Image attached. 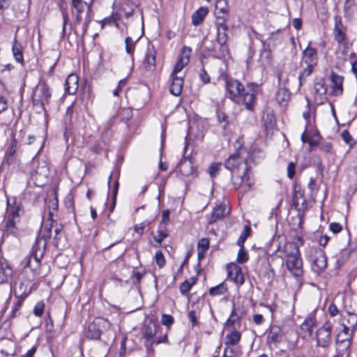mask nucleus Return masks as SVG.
Listing matches in <instances>:
<instances>
[{
    "instance_id": "22",
    "label": "nucleus",
    "mask_w": 357,
    "mask_h": 357,
    "mask_svg": "<svg viewBox=\"0 0 357 357\" xmlns=\"http://www.w3.org/2000/svg\"><path fill=\"white\" fill-rule=\"evenodd\" d=\"M208 8L204 7L199 8L192 15V22L195 26H198L202 23L205 17L208 14Z\"/></svg>"
},
{
    "instance_id": "49",
    "label": "nucleus",
    "mask_w": 357,
    "mask_h": 357,
    "mask_svg": "<svg viewBox=\"0 0 357 357\" xmlns=\"http://www.w3.org/2000/svg\"><path fill=\"white\" fill-rule=\"evenodd\" d=\"M161 323L163 325L169 327L174 323V318L169 314H164L162 315Z\"/></svg>"
},
{
    "instance_id": "31",
    "label": "nucleus",
    "mask_w": 357,
    "mask_h": 357,
    "mask_svg": "<svg viewBox=\"0 0 357 357\" xmlns=\"http://www.w3.org/2000/svg\"><path fill=\"white\" fill-rule=\"evenodd\" d=\"M137 8V6L128 0H124L121 3V10L126 18L132 16Z\"/></svg>"
},
{
    "instance_id": "55",
    "label": "nucleus",
    "mask_w": 357,
    "mask_h": 357,
    "mask_svg": "<svg viewBox=\"0 0 357 357\" xmlns=\"http://www.w3.org/2000/svg\"><path fill=\"white\" fill-rule=\"evenodd\" d=\"M158 235L153 237L155 241L158 243H161L164 238H165L168 234L165 231L159 230L158 231Z\"/></svg>"
},
{
    "instance_id": "59",
    "label": "nucleus",
    "mask_w": 357,
    "mask_h": 357,
    "mask_svg": "<svg viewBox=\"0 0 357 357\" xmlns=\"http://www.w3.org/2000/svg\"><path fill=\"white\" fill-rule=\"evenodd\" d=\"M223 357H236V356L231 347L226 346L224 350Z\"/></svg>"
},
{
    "instance_id": "26",
    "label": "nucleus",
    "mask_w": 357,
    "mask_h": 357,
    "mask_svg": "<svg viewBox=\"0 0 357 357\" xmlns=\"http://www.w3.org/2000/svg\"><path fill=\"white\" fill-rule=\"evenodd\" d=\"M217 42L220 45V51L222 53V55L225 54V52H227V47L226 45L227 41V31H222L220 29H217Z\"/></svg>"
},
{
    "instance_id": "38",
    "label": "nucleus",
    "mask_w": 357,
    "mask_h": 357,
    "mask_svg": "<svg viewBox=\"0 0 357 357\" xmlns=\"http://www.w3.org/2000/svg\"><path fill=\"white\" fill-rule=\"evenodd\" d=\"M138 39L136 40H134L131 37L128 36L125 39V44H126V52L127 54H130L132 56V58L133 59V53L135 48L136 43L137 42Z\"/></svg>"
},
{
    "instance_id": "44",
    "label": "nucleus",
    "mask_w": 357,
    "mask_h": 357,
    "mask_svg": "<svg viewBox=\"0 0 357 357\" xmlns=\"http://www.w3.org/2000/svg\"><path fill=\"white\" fill-rule=\"evenodd\" d=\"M155 260L159 268H162L166 263L165 258L161 250H158L155 255Z\"/></svg>"
},
{
    "instance_id": "9",
    "label": "nucleus",
    "mask_w": 357,
    "mask_h": 357,
    "mask_svg": "<svg viewBox=\"0 0 357 357\" xmlns=\"http://www.w3.org/2000/svg\"><path fill=\"white\" fill-rule=\"evenodd\" d=\"M107 320L104 319H96L94 321L89 324L86 333V337L89 339L98 340L101 335L100 326L105 324Z\"/></svg>"
},
{
    "instance_id": "51",
    "label": "nucleus",
    "mask_w": 357,
    "mask_h": 357,
    "mask_svg": "<svg viewBox=\"0 0 357 357\" xmlns=\"http://www.w3.org/2000/svg\"><path fill=\"white\" fill-rule=\"evenodd\" d=\"M192 286L190 284L189 280H185L183 282H182L180 285V291L182 294L185 295L188 294L190 290L191 289Z\"/></svg>"
},
{
    "instance_id": "56",
    "label": "nucleus",
    "mask_w": 357,
    "mask_h": 357,
    "mask_svg": "<svg viewBox=\"0 0 357 357\" xmlns=\"http://www.w3.org/2000/svg\"><path fill=\"white\" fill-rule=\"evenodd\" d=\"M120 115L122 116L123 119H125L126 120H129L132 116V110L128 108L122 109L120 111Z\"/></svg>"
},
{
    "instance_id": "1",
    "label": "nucleus",
    "mask_w": 357,
    "mask_h": 357,
    "mask_svg": "<svg viewBox=\"0 0 357 357\" xmlns=\"http://www.w3.org/2000/svg\"><path fill=\"white\" fill-rule=\"evenodd\" d=\"M225 166L231 172L232 183L236 188H239L243 185H245V190L251 188L253 182L250 179L247 163L240 158L238 153L230 155Z\"/></svg>"
},
{
    "instance_id": "15",
    "label": "nucleus",
    "mask_w": 357,
    "mask_h": 357,
    "mask_svg": "<svg viewBox=\"0 0 357 357\" xmlns=\"http://www.w3.org/2000/svg\"><path fill=\"white\" fill-rule=\"evenodd\" d=\"M280 245H279L277 249L273 252V253L268 258L269 268L267 271V275H268V278H273L275 275V271L273 268L271 266V263H273L275 259H278L280 261V264L281 265H283V256L282 255H280Z\"/></svg>"
},
{
    "instance_id": "45",
    "label": "nucleus",
    "mask_w": 357,
    "mask_h": 357,
    "mask_svg": "<svg viewBox=\"0 0 357 357\" xmlns=\"http://www.w3.org/2000/svg\"><path fill=\"white\" fill-rule=\"evenodd\" d=\"M192 49L188 46H183L179 56V59L190 61Z\"/></svg>"
},
{
    "instance_id": "25",
    "label": "nucleus",
    "mask_w": 357,
    "mask_h": 357,
    "mask_svg": "<svg viewBox=\"0 0 357 357\" xmlns=\"http://www.w3.org/2000/svg\"><path fill=\"white\" fill-rule=\"evenodd\" d=\"M291 93L286 87H282L278 89L276 93V100L281 105H284L290 99Z\"/></svg>"
},
{
    "instance_id": "32",
    "label": "nucleus",
    "mask_w": 357,
    "mask_h": 357,
    "mask_svg": "<svg viewBox=\"0 0 357 357\" xmlns=\"http://www.w3.org/2000/svg\"><path fill=\"white\" fill-rule=\"evenodd\" d=\"M241 340V333L237 331H231L228 333L225 337L226 346H233L238 343Z\"/></svg>"
},
{
    "instance_id": "29",
    "label": "nucleus",
    "mask_w": 357,
    "mask_h": 357,
    "mask_svg": "<svg viewBox=\"0 0 357 357\" xmlns=\"http://www.w3.org/2000/svg\"><path fill=\"white\" fill-rule=\"evenodd\" d=\"M229 5L226 0H218L215 6V15H229Z\"/></svg>"
},
{
    "instance_id": "21",
    "label": "nucleus",
    "mask_w": 357,
    "mask_h": 357,
    "mask_svg": "<svg viewBox=\"0 0 357 357\" xmlns=\"http://www.w3.org/2000/svg\"><path fill=\"white\" fill-rule=\"evenodd\" d=\"M156 53L153 48H148L147 52L144 58L145 68L147 70H152L155 66Z\"/></svg>"
},
{
    "instance_id": "3",
    "label": "nucleus",
    "mask_w": 357,
    "mask_h": 357,
    "mask_svg": "<svg viewBox=\"0 0 357 357\" xmlns=\"http://www.w3.org/2000/svg\"><path fill=\"white\" fill-rule=\"evenodd\" d=\"M280 255L286 257L287 269L295 277L301 276L303 273V261L298 246L291 242L286 243L283 247L280 246Z\"/></svg>"
},
{
    "instance_id": "23",
    "label": "nucleus",
    "mask_w": 357,
    "mask_h": 357,
    "mask_svg": "<svg viewBox=\"0 0 357 357\" xmlns=\"http://www.w3.org/2000/svg\"><path fill=\"white\" fill-rule=\"evenodd\" d=\"M12 52L16 61L22 64L24 62L22 47L21 43L17 40L16 38H15L13 43Z\"/></svg>"
},
{
    "instance_id": "53",
    "label": "nucleus",
    "mask_w": 357,
    "mask_h": 357,
    "mask_svg": "<svg viewBox=\"0 0 357 357\" xmlns=\"http://www.w3.org/2000/svg\"><path fill=\"white\" fill-rule=\"evenodd\" d=\"M55 222L52 221L51 224L50 225L49 227L45 228L43 234V238H45V241H43V243H45V239H50L52 236V230L54 227Z\"/></svg>"
},
{
    "instance_id": "63",
    "label": "nucleus",
    "mask_w": 357,
    "mask_h": 357,
    "mask_svg": "<svg viewBox=\"0 0 357 357\" xmlns=\"http://www.w3.org/2000/svg\"><path fill=\"white\" fill-rule=\"evenodd\" d=\"M169 213L170 212L169 210H165L162 211L161 222L166 224L169 221Z\"/></svg>"
},
{
    "instance_id": "64",
    "label": "nucleus",
    "mask_w": 357,
    "mask_h": 357,
    "mask_svg": "<svg viewBox=\"0 0 357 357\" xmlns=\"http://www.w3.org/2000/svg\"><path fill=\"white\" fill-rule=\"evenodd\" d=\"M253 321L257 325H261L264 321V317L260 314H256L253 316Z\"/></svg>"
},
{
    "instance_id": "41",
    "label": "nucleus",
    "mask_w": 357,
    "mask_h": 357,
    "mask_svg": "<svg viewBox=\"0 0 357 357\" xmlns=\"http://www.w3.org/2000/svg\"><path fill=\"white\" fill-rule=\"evenodd\" d=\"M341 137L347 144L350 146V147H352L355 144L352 136L347 130H344L342 132Z\"/></svg>"
},
{
    "instance_id": "50",
    "label": "nucleus",
    "mask_w": 357,
    "mask_h": 357,
    "mask_svg": "<svg viewBox=\"0 0 357 357\" xmlns=\"http://www.w3.org/2000/svg\"><path fill=\"white\" fill-rule=\"evenodd\" d=\"M45 304L43 302L37 303L33 308V313L37 317H41L44 311Z\"/></svg>"
},
{
    "instance_id": "30",
    "label": "nucleus",
    "mask_w": 357,
    "mask_h": 357,
    "mask_svg": "<svg viewBox=\"0 0 357 357\" xmlns=\"http://www.w3.org/2000/svg\"><path fill=\"white\" fill-rule=\"evenodd\" d=\"M40 91L41 93L40 100L42 105L49 103L52 96L50 89L45 82H42L40 85Z\"/></svg>"
},
{
    "instance_id": "28",
    "label": "nucleus",
    "mask_w": 357,
    "mask_h": 357,
    "mask_svg": "<svg viewBox=\"0 0 357 357\" xmlns=\"http://www.w3.org/2000/svg\"><path fill=\"white\" fill-rule=\"evenodd\" d=\"M331 82L333 84V91L336 94H340L342 92V82L343 77L340 75H338L334 73L331 74Z\"/></svg>"
},
{
    "instance_id": "24",
    "label": "nucleus",
    "mask_w": 357,
    "mask_h": 357,
    "mask_svg": "<svg viewBox=\"0 0 357 357\" xmlns=\"http://www.w3.org/2000/svg\"><path fill=\"white\" fill-rule=\"evenodd\" d=\"M21 208L20 206H13L10 205L9 201H8V206H7V215L8 220H12V222H17L20 221V211Z\"/></svg>"
},
{
    "instance_id": "52",
    "label": "nucleus",
    "mask_w": 357,
    "mask_h": 357,
    "mask_svg": "<svg viewBox=\"0 0 357 357\" xmlns=\"http://www.w3.org/2000/svg\"><path fill=\"white\" fill-rule=\"evenodd\" d=\"M21 306H22V301H18L17 302H16L15 303L14 306L13 307L12 312L10 314V317L11 319H13L17 316L18 312H19Z\"/></svg>"
},
{
    "instance_id": "20",
    "label": "nucleus",
    "mask_w": 357,
    "mask_h": 357,
    "mask_svg": "<svg viewBox=\"0 0 357 357\" xmlns=\"http://www.w3.org/2000/svg\"><path fill=\"white\" fill-rule=\"evenodd\" d=\"M59 8L63 18L61 37L65 38L67 36V25L69 24L70 18L67 5L61 2L59 5Z\"/></svg>"
},
{
    "instance_id": "46",
    "label": "nucleus",
    "mask_w": 357,
    "mask_h": 357,
    "mask_svg": "<svg viewBox=\"0 0 357 357\" xmlns=\"http://www.w3.org/2000/svg\"><path fill=\"white\" fill-rule=\"evenodd\" d=\"M198 250H202L205 253L209 248V240L206 238H201L197 244Z\"/></svg>"
},
{
    "instance_id": "18",
    "label": "nucleus",
    "mask_w": 357,
    "mask_h": 357,
    "mask_svg": "<svg viewBox=\"0 0 357 357\" xmlns=\"http://www.w3.org/2000/svg\"><path fill=\"white\" fill-rule=\"evenodd\" d=\"M172 82L169 86V91L172 95L175 96H178L181 95L182 92L183 80L181 77L176 76V75L172 76Z\"/></svg>"
},
{
    "instance_id": "33",
    "label": "nucleus",
    "mask_w": 357,
    "mask_h": 357,
    "mask_svg": "<svg viewBox=\"0 0 357 357\" xmlns=\"http://www.w3.org/2000/svg\"><path fill=\"white\" fill-rule=\"evenodd\" d=\"M226 207L220 205L215 207L211 214V218L209 220L210 223L215 222L217 220L221 219L225 216Z\"/></svg>"
},
{
    "instance_id": "35",
    "label": "nucleus",
    "mask_w": 357,
    "mask_h": 357,
    "mask_svg": "<svg viewBox=\"0 0 357 357\" xmlns=\"http://www.w3.org/2000/svg\"><path fill=\"white\" fill-rule=\"evenodd\" d=\"M215 16H216L217 29H220L222 31H227L228 27L226 24V22L228 20L229 15H215Z\"/></svg>"
},
{
    "instance_id": "57",
    "label": "nucleus",
    "mask_w": 357,
    "mask_h": 357,
    "mask_svg": "<svg viewBox=\"0 0 357 357\" xmlns=\"http://www.w3.org/2000/svg\"><path fill=\"white\" fill-rule=\"evenodd\" d=\"M329 228L334 234H337L342 231V226L340 223L332 222L330 224Z\"/></svg>"
},
{
    "instance_id": "61",
    "label": "nucleus",
    "mask_w": 357,
    "mask_h": 357,
    "mask_svg": "<svg viewBox=\"0 0 357 357\" xmlns=\"http://www.w3.org/2000/svg\"><path fill=\"white\" fill-rule=\"evenodd\" d=\"M319 143V135L318 134L315 135L314 137L309 138L308 144L311 147L318 146Z\"/></svg>"
},
{
    "instance_id": "11",
    "label": "nucleus",
    "mask_w": 357,
    "mask_h": 357,
    "mask_svg": "<svg viewBox=\"0 0 357 357\" xmlns=\"http://www.w3.org/2000/svg\"><path fill=\"white\" fill-rule=\"evenodd\" d=\"M228 278L237 284L244 282V277L241 268L235 264H231L227 266Z\"/></svg>"
},
{
    "instance_id": "62",
    "label": "nucleus",
    "mask_w": 357,
    "mask_h": 357,
    "mask_svg": "<svg viewBox=\"0 0 357 357\" xmlns=\"http://www.w3.org/2000/svg\"><path fill=\"white\" fill-rule=\"evenodd\" d=\"M199 76L204 83H208L210 82V77L204 68L201 70Z\"/></svg>"
},
{
    "instance_id": "8",
    "label": "nucleus",
    "mask_w": 357,
    "mask_h": 357,
    "mask_svg": "<svg viewBox=\"0 0 357 357\" xmlns=\"http://www.w3.org/2000/svg\"><path fill=\"white\" fill-rule=\"evenodd\" d=\"M226 86L231 100H234L236 98H240L245 91L243 85L237 79H227Z\"/></svg>"
},
{
    "instance_id": "7",
    "label": "nucleus",
    "mask_w": 357,
    "mask_h": 357,
    "mask_svg": "<svg viewBox=\"0 0 357 357\" xmlns=\"http://www.w3.org/2000/svg\"><path fill=\"white\" fill-rule=\"evenodd\" d=\"M311 261L317 271H323L327 266V258L324 252L321 249L311 250Z\"/></svg>"
},
{
    "instance_id": "19",
    "label": "nucleus",
    "mask_w": 357,
    "mask_h": 357,
    "mask_svg": "<svg viewBox=\"0 0 357 357\" xmlns=\"http://www.w3.org/2000/svg\"><path fill=\"white\" fill-rule=\"evenodd\" d=\"M282 337L280 328L277 326H273L268 334L267 341L269 344H276L282 342Z\"/></svg>"
},
{
    "instance_id": "40",
    "label": "nucleus",
    "mask_w": 357,
    "mask_h": 357,
    "mask_svg": "<svg viewBox=\"0 0 357 357\" xmlns=\"http://www.w3.org/2000/svg\"><path fill=\"white\" fill-rule=\"evenodd\" d=\"M339 336L340 335H338L337 337L336 345L337 346V347L339 349L342 348L341 349L342 351H347L349 348L350 344H351L350 340L349 338H346V339L340 340Z\"/></svg>"
},
{
    "instance_id": "6",
    "label": "nucleus",
    "mask_w": 357,
    "mask_h": 357,
    "mask_svg": "<svg viewBox=\"0 0 357 357\" xmlns=\"http://www.w3.org/2000/svg\"><path fill=\"white\" fill-rule=\"evenodd\" d=\"M332 326L329 323H326L317 332V343L321 347H327L331 343Z\"/></svg>"
},
{
    "instance_id": "27",
    "label": "nucleus",
    "mask_w": 357,
    "mask_h": 357,
    "mask_svg": "<svg viewBox=\"0 0 357 357\" xmlns=\"http://www.w3.org/2000/svg\"><path fill=\"white\" fill-rule=\"evenodd\" d=\"M17 223V222H12V220H7L3 236L12 235L15 237H19L20 234V231L16 225Z\"/></svg>"
},
{
    "instance_id": "37",
    "label": "nucleus",
    "mask_w": 357,
    "mask_h": 357,
    "mask_svg": "<svg viewBox=\"0 0 357 357\" xmlns=\"http://www.w3.org/2000/svg\"><path fill=\"white\" fill-rule=\"evenodd\" d=\"M227 291V287L225 283H220L215 287L209 289V294L211 296H220L224 294Z\"/></svg>"
},
{
    "instance_id": "13",
    "label": "nucleus",
    "mask_w": 357,
    "mask_h": 357,
    "mask_svg": "<svg viewBox=\"0 0 357 357\" xmlns=\"http://www.w3.org/2000/svg\"><path fill=\"white\" fill-rule=\"evenodd\" d=\"M303 59L306 65L316 66L317 63V50L310 45L303 52Z\"/></svg>"
},
{
    "instance_id": "16",
    "label": "nucleus",
    "mask_w": 357,
    "mask_h": 357,
    "mask_svg": "<svg viewBox=\"0 0 357 357\" xmlns=\"http://www.w3.org/2000/svg\"><path fill=\"white\" fill-rule=\"evenodd\" d=\"M314 100L319 104L322 103L326 99V94L327 91L326 86L323 82H318L314 84Z\"/></svg>"
},
{
    "instance_id": "39",
    "label": "nucleus",
    "mask_w": 357,
    "mask_h": 357,
    "mask_svg": "<svg viewBox=\"0 0 357 357\" xmlns=\"http://www.w3.org/2000/svg\"><path fill=\"white\" fill-rule=\"evenodd\" d=\"M250 231H251L250 227L249 225H245L244 227L243 231L241 233V234L238 237L237 242H236V244L239 247L243 248V246H244V243H245V240L247 239V238L250 236Z\"/></svg>"
},
{
    "instance_id": "43",
    "label": "nucleus",
    "mask_w": 357,
    "mask_h": 357,
    "mask_svg": "<svg viewBox=\"0 0 357 357\" xmlns=\"http://www.w3.org/2000/svg\"><path fill=\"white\" fill-rule=\"evenodd\" d=\"M188 63L189 62H188L187 60L178 59L172 73V76H174L178 72L181 71L182 69L188 64Z\"/></svg>"
},
{
    "instance_id": "47",
    "label": "nucleus",
    "mask_w": 357,
    "mask_h": 357,
    "mask_svg": "<svg viewBox=\"0 0 357 357\" xmlns=\"http://www.w3.org/2000/svg\"><path fill=\"white\" fill-rule=\"evenodd\" d=\"M314 325H315L314 319L308 318V319H305V321L302 324V328L303 330H306L310 333L312 331V328L314 326Z\"/></svg>"
},
{
    "instance_id": "36",
    "label": "nucleus",
    "mask_w": 357,
    "mask_h": 357,
    "mask_svg": "<svg viewBox=\"0 0 357 357\" xmlns=\"http://www.w3.org/2000/svg\"><path fill=\"white\" fill-rule=\"evenodd\" d=\"M315 66L313 65H307L306 68L303 69L302 72H301L299 76H298V80H299V87L301 86L305 82L306 77L310 76Z\"/></svg>"
},
{
    "instance_id": "60",
    "label": "nucleus",
    "mask_w": 357,
    "mask_h": 357,
    "mask_svg": "<svg viewBox=\"0 0 357 357\" xmlns=\"http://www.w3.org/2000/svg\"><path fill=\"white\" fill-rule=\"evenodd\" d=\"M320 149L327 153H332V144L331 142H324L321 145Z\"/></svg>"
},
{
    "instance_id": "54",
    "label": "nucleus",
    "mask_w": 357,
    "mask_h": 357,
    "mask_svg": "<svg viewBox=\"0 0 357 357\" xmlns=\"http://www.w3.org/2000/svg\"><path fill=\"white\" fill-rule=\"evenodd\" d=\"M295 168H296V165L294 162H290L288 164L287 168L288 178H294V176L295 175Z\"/></svg>"
},
{
    "instance_id": "42",
    "label": "nucleus",
    "mask_w": 357,
    "mask_h": 357,
    "mask_svg": "<svg viewBox=\"0 0 357 357\" xmlns=\"http://www.w3.org/2000/svg\"><path fill=\"white\" fill-rule=\"evenodd\" d=\"M248 260V254L245 251L244 246L240 247L238 252L237 261L240 264H243Z\"/></svg>"
},
{
    "instance_id": "14",
    "label": "nucleus",
    "mask_w": 357,
    "mask_h": 357,
    "mask_svg": "<svg viewBox=\"0 0 357 357\" xmlns=\"http://www.w3.org/2000/svg\"><path fill=\"white\" fill-rule=\"evenodd\" d=\"M178 169L181 174L185 177L196 175L195 169L192 161L188 159L181 161Z\"/></svg>"
},
{
    "instance_id": "12",
    "label": "nucleus",
    "mask_w": 357,
    "mask_h": 357,
    "mask_svg": "<svg viewBox=\"0 0 357 357\" xmlns=\"http://www.w3.org/2000/svg\"><path fill=\"white\" fill-rule=\"evenodd\" d=\"M345 29V27L342 24L341 17L336 16L335 17L334 38L339 44L346 45Z\"/></svg>"
},
{
    "instance_id": "58",
    "label": "nucleus",
    "mask_w": 357,
    "mask_h": 357,
    "mask_svg": "<svg viewBox=\"0 0 357 357\" xmlns=\"http://www.w3.org/2000/svg\"><path fill=\"white\" fill-rule=\"evenodd\" d=\"M7 108L8 102L6 98L3 96H0V114L6 111Z\"/></svg>"
},
{
    "instance_id": "17",
    "label": "nucleus",
    "mask_w": 357,
    "mask_h": 357,
    "mask_svg": "<svg viewBox=\"0 0 357 357\" xmlns=\"http://www.w3.org/2000/svg\"><path fill=\"white\" fill-rule=\"evenodd\" d=\"M78 89V77L75 74L68 76L65 82V90L69 94H74Z\"/></svg>"
},
{
    "instance_id": "5",
    "label": "nucleus",
    "mask_w": 357,
    "mask_h": 357,
    "mask_svg": "<svg viewBox=\"0 0 357 357\" xmlns=\"http://www.w3.org/2000/svg\"><path fill=\"white\" fill-rule=\"evenodd\" d=\"M41 241H37L33 246L31 253L26 257L23 261L24 268H30L33 276L38 275L40 273V260L44 256L46 243L40 246Z\"/></svg>"
},
{
    "instance_id": "10",
    "label": "nucleus",
    "mask_w": 357,
    "mask_h": 357,
    "mask_svg": "<svg viewBox=\"0 0 357 357\" xmlns=\"http://www.w3.org/2000/svg\"><path fill=\"white\" fill-rule=\"evenodd\" d=\"M13 274V268L4 258H0V284L8 282Z\"/></svg>"
},
{
    "instance_id": "48",
    "label": "nucleus",
    "mask_w": 357,
    "mask_h": 357,
    "mask_svg": "<svg viewBox=\"0 0 357 357\" xmlns=\"http://www.w3.org/2000/svg\"><path fill=\"white\" fill-rule=\"evenodd\" d=\"M221 163H213L208 168V174L213 178L215 177L220 169Z\"/></svg>"
},
{
    "instance_id": "4",
    "label": "nucleus",
    "mask_w": 357,
    "mask_h": 357,
    "mask_svg": "<svg viewBox=\"0 0 357 357\" xmlns=\"http://www.w3.org/2000/svg\"><path fill=\"white\" fill-rule=\"evenodd\" d=\"M160 329V326L154 321L149 320L146 322L142 329V338L145 340L144 346L149 354L153 353V345L166 343L168 340L167 333L156 339L155 335Z\"/></svg>"
},
{
    "instance_id": "34",
    "label": "nucleus",
    "mask_w": 357,
    "mask_h": 357,
    "mask_svg": "<svg viewBox=\"0 0 357 357\" xmlns=\"http://www.w3.org/2000/svg\"><path fill=\"white\" fill-rule=\"evenodd\" d=\"M241 97H242L245 108L248 110H252L253 109V103L255 99V94L253 93L244 91Z\"/></svg>"
},
{
    "instance_id": "2",
    "label": "nucleus",
    "mask_w": 357,
    "mask_h": 357,
    "mask_svg": "<svg viewBox=\"0 0 357 357\" xmlns=\"http://www.w3.org/2000/svg\"><path fill=\"white\" fill-rule=\"evenodd\" d=\"M72 7L75 9V11H72V14L75 15V22L73 25L69 23V33H67L68 36L71 31L74 29V32L78 34L76 26L82 24L81 37L83 38L86 34L88 29V26L91 21L92 18V10L91 6L88 5L85 1L82 0H72Z\"/></svg>"
}]
</instances>
